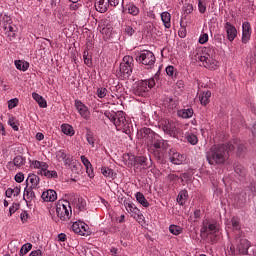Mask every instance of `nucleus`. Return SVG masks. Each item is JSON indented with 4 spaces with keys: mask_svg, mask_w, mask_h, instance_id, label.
<instances>
[{
    "mask_svg": "<svg viewBox=\"0 0 256 256\" xmlns=\"http://www.w3.org/2000/svg\"><path fill=\"white\" fill-rule=\"evenodd\" d=\"M140 135L142 139H145L148 149L153 151L155 157L161 159V157L165 156L167 149H169V142L167 140L147 127L140 129Z\"/></svg>",
    "mask_w": 256,
    "mask_h": 256,
    "instance_id": "obj_1",
    "label": "nucleus"
},
{
    "mask_svg": "<svg viewBox=\"0 0 256 256\" xmlns=\"http://www.w3.org/2000/svg\"><path fill=\"white\" fill-rule=\"evenodd\" d=\"M235 151L233 143L214 145L207 152L206 159L209 165H225L229 161V152Z\"/></svg>",
    "mask_w": 256,
    "mask_h": 256,
    "instance_id": "obj_2",
    "label": "nucleus"
},
{
    "mask_svg": "<svg viewBox=\"0 0 256 256\" xmlns=\"http://www.w3.org/2000/svg\"><path fill=\"white\" fill-rule=\"evenodd\" d=\"M251 243L241 234H236L235 240L227 247L230 255H249Z\"/></svg>",
    "mask_w": 256,
    "mask_h": 256,
    "instance_id": "obj_3",
    "label": "nucleus"
},
{
    "mask_svg": "<svg viewBox=\"0 0 256 256\" xmlns=\"http://www.w3.org/2000/svg\"><path fill=\"white\" fill-rule=\"evenodd\" d=\"M104 115L111 121V123H113V125H115L117 131H123L124 133L129 131L130 124L125 117V112L106 111Z\"/></svg>",
    "mask_w": 256,
    "mask_h": 256,
    "instance_id": "obj_4",
    "label": "nucleus"
},
{
    "mask_svg": "<svg viewBox=\"0 0 256 256\" xmlns=\"http://www.w3.org/2000/svg\"><path fill=\"white\" fill-rule=\"evenodd\" d=\"M219 231V223L213 222L209 219L203 220L200 229L202 237H209L210 235L211 243H217V240L219 239Z\"/></svg>",
    "mask_w": 256,
    "mask_h": 256,
    "instance_id": "obj_5",
    "label": "nucleus"
},
{
    "mask_svg": "<svg viewBox=\"0 0 256 256\" xmlns=\"http://www.w3.org/2000/svg\"><path fill=\"white\" fill-rule=\"evenodd\" d=\"M155 84V79L153 78L148 80H142L134 85L133 93L137 97H147V95L149 94V89H153V86Z\"/></svg>",
    "mask_w": 256,
    "mask_h": 256,
    "instance_id": "obj_6",
    "label": "nucleus"
},
{
    "mask_svg": "<svg viewBox=\"0 0 256 256\" xmlns=\"http://www.w3.org/2000/svg\"><path fill=\"white\" fill-rule=\"evenodd\" d=\"M136 61L140 65H144L145 69H152L155 67V54L149 50H143L136 55Z\"/></svg>",
    "mask_w": 256,
    "mask_h": 256,
    "instance_id": "obj_7",
    "label": "nucleus"
},
{
    "mask_svg": "<svg viewBox=\"0 0 256 256\" xmlns=\"http://www.w3.org/2000/svg\"><path fill=\"white\" fill-rule=\"evenodd\" d=\"M213 55H215V52L213 50H209V52L206 55L203 54H196L195 61H200L202 63L203 67L206 69H217L219 67V62L215 59H213Z\"/></svg>",
    "mask_w": 256,
    "mask_h": 256,
    "instance_id": "obj_8",
    "label": "nucleus"
},
{
    "mask_svg": "<svg viewBox=\"0 0 256 256\" xmlns=\"http://www.w3.org/2000/svg\"><path fill=\"white\" fill-rule=\"evenodd\" d=\"M161 127L165 135H169V137H173L177 139L179 137V128H177V124L171 120H163L161 122Z\"/></svg>",
    "mask_w": 256,
    "mask_h": 256,
    "instance_id": "obj_9",
    "label": "nucleus"
},
{
    "mask_svg": "<svg viewBox=\"0 0 256 256\" xmlns=\"http://www.w3.org/2000/svg\"><path fill=\"white\" fill-rule=\"evenodd\" d=\"M120 73L123 79H129L133 73V57L124 56L123 62L120 64Z\"/></svg>",
    "mask_w": 256,
    "mask_h": 256,
    "instance_id": "obj_10",
    "label": "nucleus"
},
{
    "mask_svg": "<svg viewBox=\"0 0 256 256\" xmlns=\"http://www.w3.org/2000/svg\"><path fill=\"white\" fill-rule=\"evenodd\" d=\"M56 213L61 221H69L73 211L71 210L69 202H66V204H59L56 207Z\"/></svg>",
    "mask_w": 256,
    "mask_h": 256,
    "instance_id": "obj_11",
    "label": "nucleus"
},
{
    "mask_svg": "<svg viewBox=\"0 0 256 256\" xmlns=\"http://www.w3.org/2000/svg\"><path fill=\"white\" fill-rule=\"evenodd\" d=\"M226 231L229 233V229L234 231L236 235H241V220L237 217H233L231 220L225 222Z\"/></svg>",
    "mask_w": 256,
    "mask_h": 256,
    "instance_id": "obj_12",
    "label": "nucleus"
},
{
    "mask_svg": "<svg viewBox=\"0 0 256 256\" xmlns=\"http://www.w3.org/2000/svg\"><path fill=\"white\" fill-rule=\"evenodd\" d=\"M88 229H89V226L81 221L74 222L72 224V231L77 235H83L84 237L85 235H89Z\"/></svg>",
    "mask_w": 256,
    "mask_h": 256,
    "instance_id": "obj_13",
    "label": "nucleus"
},
{
    "mask_svg": "<svg viewBox=\"0 0 256 256\" xmlns=\"http://www.w3.org/2000/svg\"><path fill=\"white\" fill-rule=\"evenodd\" d=\"M251 33V24L249 22H244L242 24V43H249L251 39Z\"/></svg>",
    "mask_w": 256,
    "mask_h": 256,
    "instance_id": "obj_14",
    "label": "nucleus"
},
{
    "mask_svg": "<svg viewBox=\"0 0 256 256\" xmlns=\"http://www.w3.org/2000/svg\"><path fill=\"white\" fill-rule=\"evenodd\" d=\"M56 158L58 161H63L64 165L71 167V163H73V158L65 153V150H59L56 153Z\"/></svg>",
    "mask_w": 256,
    "mask_h": 256,
    "instance_id": "obj_15",
    "label": "nucleus"
},
{
    "mask_svg": "<svg viewBox=\"0 0 256 256\" xmlns=\"http://www.w3.org/2000/svg\"><path fill=\"white\" fill-rule=\"evenodd\" d=\"M224 28L227 33V39L231 42L235 41V37H237V28L230 22H226Z\"/></svg>",
    "mask_w": 256,
    "mask_h": 256,
    "instance_id": "obj_16",
    "label": "nucleus"
},
{
    "mask_svg": "<svg viewBox=\"0 0 256 256\" xmlns=\"http://www.w3.org/2000/svg\"><path fill=\"white\" fill-rule=\"evenodd\" d=\"M75 108L83 119H89V108H87L80 100H75Z\"/></svg>",
    "mask_w": 256,
    "mask_h": 256,
    "instance_id": "obj_17",
    "label": "nucleus"
},
{
    "mask_svg": "<svg viewBox=\"0 0 256 256\" xmlns=\"http://www.w3.org/2000/svg\"><path fill=\"white\" fill-rule=\"evenodd\" d=\"M41 197L47 203L57 201V192L55 190H47L42 193Z\"/></svg>",
    "mask_w": 256,
    "mask_h": 256,
    "instance_id": "obj_18",
    "label": "nucleus"
},
{
    "mask_svg": "<svg viewBox=\"0 0 256 256\" xmlns=\"http://www.w3.org/2000/svg\"><path fill=\"white\" fill-rule=\"evenodd\" d=\"M95 8L98 13H107L109 9L108 0H96Z\"/></svg>",
    "mask_w": 256,
    "mask_h": 256,
    "instance_id": "obj_19",
    "label": "nucleus"
},
{
    "mask_svg": "<svg viewBox=\"0 0 256 256\" xmlns=\"http://www.w3.org/2000/svg\"><path fill=\"white\" fill-rule=\"evenodd\" d=\"M194 113L193 108H184L177 111V115L181 117V119H191Z\"/></svg>",
    "mask_w": 256,
    "mask_h": 256,
    "instance_id": "obj_20",
    "label": "nucleus"
},
{
    "mask_svg": "<svg viewBox=\"0 0 256 256\" xmlns=\"http://www.w3.org/2000/svg\"><path fill=\"white\" fill-rule=\"evenodd\" d=\"M23 199L24 201H26V203H31V201H35V192L33 191V188L26 187L24 189Z\"/></svg>",
    "mask_w": 256,
    "mask_h": 256,
    "instance_id": "obj_21",
    "label": "nucleus"
},
{
    "mask_svg": "<svg viewBox=\"0 0 256 256\" xmlns=\"http://www.w3.org/2000/svg\"><path fill=\"white\" fill-rule=\"evenodd\" d=\"M38 175H42L43 177H46L47 179H57V171H49L48 168L42 169L38 171Z\"/></svg>",
    "mask_w": 256,
    "mask_h": 256,
    "instance_id": "obj_22",
    "label": "nucleus"
},
{
    "mask_svg": "<svg viewBox=\"0 0 256 256\" xmlns=\"http://www.w3.org/2000/svg\"><path fill=\"white\" fill-rule=\"evenodd\" d=\"M160 17L165 29H171V14L169 12H162Z\"/></svg>",
    "mask_w": 256,
    "mask_h": 256,
    "instance_id": "obj_23",
    "label": "nucleus"
},
{
    "mask_svg": "<svg viewBox=\"0 0 256 256\" xmlns=\"http://www.w3.org/2000/svg\"><path fill=\"white\" fill-rule=\"evenodd\" d=\"M209 99H211V91H206L199 94V101L204 107L209 105Z\"/></svg>",
    "mask_w": 256,
    "mask_h": 256,
    "instance_id": "obj_24",
    "label": "nucleus"
},
{
    "mask_svg": "<svg viewBox=\"0 0 256 256\" xmlns=\"http://www.w3.org/2000/svg\"><path fill=\"white\" fill-rule=\"evenodd\" d=\"M39 176L31 174L28 176L26 183H31L30 189H37L39 187Z\"/></svg>",
    "mask_w": 256,
    "mask_h": 256,
    "instance_id": "obj_25",
    "label": "nucleus"
},
{
    "mask_svg": "<svg viewBox=\"0 0 256 256\" xmlns=\"http://www.w3.org/2000/svg\"><path fill=\"white\" fill-rule=\"evenodd\" d=\"M32 98L36 103H38L39 107L45 109L47 107V101L43 99V96L39 95L37 92L32 93Z\"/></svg>",
    "mask_w": 256,
    "mask_h": 256,
    "instance_id": "obj_26",
    "label": "nucleus"
},
{
    "mask_svg": "<svg viewBox=\"0 0 256 256\" xmlns=\"http://www.w3.org/2000/svg\"><path fill=\"white\" fill-rule=\"evenodd\" d=\"M229 143H232L234 149L237 148V153L239 155H243V153H245V151H247V147H245V145L243 143H241L239 140H233Z\"/></svg>",
    "mask_w": 256,
    "mask_h": 256,
    "instance_id": "obj_27",
    "label": "nucleus"
},
{
    "mask_svg": "<svg viewBox=\"0 0 256 256\" xmlns=\"http://www.w3.org/2000/svg\"><path fill=\"white\" fill-rule=\"evenodd\" d=\"M61 131L64 135H68V137H73V135H75V129L69 124H62Z\"/></svg>",
    "mask_w": 256,
    "mask_h": 256,
    "instance_id": "obj_28",
    "label": "nucleus"
},
{
    "mask_svg": "<svg viewBox=\"0 0 256 256\" xmlns=\"http://www.w3.org/2000/svg\"><path fill=\"white\" fill-rule=\"evenodd\" d=\"M14 65L19 71H27L29 69V62L25 60H15Z\"/></svg>",
    "mask_w": 256,
    "mask_h": 256,
    "instance_id": "obj_29",
    "label": "nucleus"
},
{
    "mask_svg": "<svg viewBox=\"0 0 256 256\" xmlns=\"http://www.w3.org/2000/svg\"><path fill=\"white\" fill-rule=\"evenodd\" d=\"M32 167L34 169H39V171H43V169H49V164L46 162H41L39 160H33L31 161Z\"/></svg>",
    "mask_w": 256,
    "mask_h": 256,
    "instance_id": "obj_30",
    "label": "nucleus"
},
{
    "mask_svg": "<svg viewBox=\"0 0 256 256\" xmlns=\"http://www.w3.org/2000/svg\"><path fill=\"white\" fill-rule=\"evenodd\" d=\"M188 197L189 192H187V190L180 191L177 197V203H179V205H185V202L187 201Z\"/></svg>",
    "mask_w": 256,
    "mask_h": 256,
    "instance_id": "obj_31",
    "label": "nucleus"
},
{
    "mask_svg": "<svg viewBox=\"0 0 256 256\" xmlns=\"http://www.w3.org/2000/svg\"><path fill=\"white\" fill-rule=\"evenodd\" d=\"M135 197L142 207H149V201H147V198H145V195H143V193L137 192Z\"/></svg>",
    "mask_w": 256,
    "mask_h": 256,
    "instance_id": "obj_32",
    "label": "nucleus"
},
{
    "mask_svg": "<svg viewBox=\"0 0 256 256\" xmlns=\"http://www.w3.org/2000/svg\"><path fill=\"white\" fill-rule=\"evenodd\" d=\"M124 206H125L126 211H128V213H134V215H139L140 210H139V208H137V206H135V204L125 202Z\"/></svg>",
    "mask_w": 256,
    "mask_h": 256,
    "instance_id": "obj_33",
    "label": "nucleus"
},
{
    "mask_svg": "<svg viewBox=\"0 0 256 256\" xmlns=\"http://www.w3.org/2000/svg\"><path fill=\"white\" fill-rule=\"evenodd\" d=\"M170 161L174 165H181V163H183V155L179 154V152H175L170 157Z\"/></svg>",
    "mask_w": 256,
    "mask_h": 256,
    "instance_id": "obj_34",
    "label": "nucleus"
},
{
    "mask_svg": "<svg viewBox=\"0 0 256 256\" xmlns=\"http://www.w3.org/2000/svg\"><path fill=\"white\" fill-rule=\"evenodd\" d=\"M164 105L169 107V109H175V107H177V100L173 97H166L164 99Z\"/></svg>",
    "mask_w": 256,
    "mask_h": 256,
    "instance_id": "obj_35",
    "label": "nucleus"
},
{
    "mask_svg": "<svg viewBox=\"0 0 256 256\" xmlns=\"http://www.w3.org/2000/svg\"><path fill=\"white\" fill-rule=\"evenodd\" d=\"M8 125L12 127L13 131H19V120L14 116H9Z\"/></svg>",
    "mask_w": 256,
    "mask_h": 256,
    "instance_id": "obj_36",
    "label": "nucleus"
},
{
    "mask_svg": "<svg viewBox=\"0 0 256 256\" xmlns=\"http://www.w3.org/2000/svg\"><path fill=\"white\" fill-rule=\"evenodd\" d=\"M101 173L104 175V177H108V179H115V173L113 172V169L102 167Z\"/></svg>",
    "mask_w": 256,
    "mask_h": 256,
    "instance_id": "obj_37",
    "label": "nucleus"
},
{
    "mask_svg": "<svg viewBox=\"0 0 256 256\" xmlns=\"http://www.w3.org/2000/svg\"><path fill=\"white\" fill-rule=\"evenodd\" d=\"M169 231L172 235H181L183 233V228L181 226H177L175 224H172L169 226Z\"/></svg>",
    "mask_w": 256,
    "mask_h": 256,
    "instance_id": "obj_38",
    "label": "nucleus"
},
{
    "mask_svg": "<svg viewBox=\"0 0 256 256\" xmlns=\"http://www.w3.org/2000/svg\"><path fill=\"white\" fill-rule=\"evenodd\" d=\"M13 162H14V165L19 168V167H23V165H25L26 159H25V157L18 155L16 157H14Z\"/></svg>",
    "mask_w": 256,
    "mask_h": 256,
    "instance_id": "obj_39",
    "label": "nucleus"
},
{
    "mask_svg": "<svg viewBox=\"0 0 256 256\" xmlns=\"http://www.w3.org/2000/svg\"><path fill=\"white\" fill-rule=\"evenodd\" d=\"M186 139L190 145H197V143H199V138H197V135L193 133H187Z\"/></svg>",
    "mask_w": 256,
    "mask_h": 256,
    "instance_id": "obj_40",
    "label": "nucleus"
},
{
    "mask_svg": "<svg viewBox=\"0 0 256 256\" xmlns=\"http://www.w3.org/2000/svg\"><path fill=\"white\" fill-rule=\"evenodd\" d=\"M234 171L237 173V175H239V177H245V175H247V170H245V167H243L241 164H237L234 167Z\"/></svg>",
    "mask_w": 256,
    "mask_h": 256,
    "instance_id": "obj_41",
    "label": "nucleus"
},
{
    "mask_svg": "<svg viewBox=\"0 0 256 256\" xmlns=\"http://www.w3.org/2000/svg\"><path fill=\"white\" fill-rule=\"evenodd\" d=\"M31 249H33V244H31V243H26V244H24V245L21 247V249H20V251H19V255H20V256L27 255V253L30 252Z\"/></svg>",
    "mask_w": 256,
    "mask_h": 256,
    "instance_id": "obj_42",
    "label": "nucleus"
},
{
    "mask_svg": "<svg viewBox=\"0 0 256 256\" xmlns=\"http://www.w3.org/2000/svg\"><path fill=\"white\" fill-rule=\"evenodd\" d=\"M83 59H84L85 65H87V67H92L93 66V61H92L91 56H89V51H87V50L84 51Z\"/></svg>",
    "mask_w": 256,
    "mask_h": 256,
    "instance_id": "obj_43",
    "label": "nucleus"
},
{
    "mask_svg": "<svg viewBox=\"0 0 256 256\" xmlns=\"http://www.w3.org/2000/svg\"><path fill=\"white\" fill-rule=\"evenodd\" d=\"M198 11L201 15L207 12V2L205 0H198Z\"/></svg>",
    "mask_w": 256,
    "mask_h": 256,
    "instance_id": "obj_44",
    "label": "nucleus"
},
{
    "mask_svg": "<svg viewBox=\"0 0 256 256\" xmlns=\"http://www.w3.org/2000/svg\"><path fill=\"white\" fill-rule=\"evenodd\" d=\"M86 141L89 145H91V147H95V136L93 135V132L87 131Z\"/></svg>",
    "mask_w": 256,
    "mask_h": 256,
    "instance_id": "obj_45",
    "label": "nucleus"
},
{
    "mask_svg": "<svg viewBox=\"0 0 256 256\" xmlns=\"http://www.w3.org/2000/svg\"><path fill=\"white\" fill-rule=\"evenodd\" d=\"M107 93L108 91L105 87H101L96 90V95L99 97V99H105V97H107Z\"/></svg>",
    "mask_w": 256,
    "mask_h": 256,
    "instance_id": "obj_46",
    "label": "nucleus"
},
{
    "mask_svg": "<svg viewBox=\"0 0 256 256\" xmlns=\"http://www.w3.org/2000/svg\"><path fill=\"white\" fill-rule=\"evenodd\" d=\"M135 163H137V165H141V167H147V157L138 156L135 158Z\"/></svg>",
    "mask_w": 256,
    "mask_h": 256,
    "instance_id": "obj_47",
    "label": "nucleus"
},
{
    "mask_svg": "<svg viewBox=\"0 0 256 256\" xmlns=\"http://www.w3.org/2000/svg\"><path fill=\"white\" fill-rule=\"evenodd\" d=\"M128 13H130V15H133L135 17L139 13V9L137 6H135V4H130L128 6Z\"/></svg>",
    "mask_w": 256,
    "mask_h": 256,
    "instance_id": "obj_48",
    "label": "nucleus"
},
{
    "mask_svg": "<svg viewBox=\"0 0 256 256\" xmlns=\"http://www.w3.org/2000/svg\"><path fill=\"white\" fill-rule=\"evenodd\" d=\"M124 33H126V35H128L129 37H133V35L135 34V29L133 28V26L125 25Z\"/></svg>",
    "mask_w": 256,
    "mask_h": 256,
    "instance_id": "obj_49",
    "label": "nucleus"
},
{
    "mask_svg": "<svg viewBox=\"0 0 256 256\" xmlns=\"http://www.w3.org/2000/svg\"><path fill=\"white\" fill-rule=\"evenodd\" d=\"M77 207L79 211H84L85 207H87V202L83 198H78Z\"/></svg>",
    "mask_w": 256,
    "mask_h": 256,
    "instance_id": "obj_50",
    "label": "nucleus"
},
{
    "mask_svg": "<svg viewBox=\"0 0 256 256\" xmlns=\"http://www.w3.org/2000/svg\"><path fill=\"white\" fill-rule=\"evenodd\" d=\"M19 105V99L13 98L8 101V109H15Z\"/></svg>",
    "mask_w": 256,
    "mask_h": 256,
    "instance_id": "obj_51",
    "label": "nucleus"
},
{
    "mask_svg": "<svg viewBox=\"0 0 256 256\" xmlns=\"http://www.w3.org/2000/svg\"><path fill=\"white\" fill-rule=\"evenodd\" d=\"M19 210V204L18 203H13L12 206L9 208V214L8 217H12L16 211Z\"/></svg>",
    "mask_w": 256,
    "mask_h": 256,
    "instance_id": "obj_52",
    "label": "nucleus"
},
{
    "mask_svg": "<svg viewBox=\"0 0 256 256\" xmlns=\"http://www.w3.org/2000/svg\"><path fill=\"white\" fill-rule=\"evenodd\" d=\"M209 41V35L207 33H203L199 37V43L200 45H205Z\"/></svg>",
    "mask_w": 256,
    "mask_h": 256,
    "instance_id": "obj_53",
    "label": "nucleus"
},
{
    "mask_svg": "<svg viewBox=\"0 0 256 256\" xmlns=\"http://www.w3.org/2000/svg\"><path fill=\"white\" fill-rule=\"evenodd\" d=\"M2 23L4 25H11V23H13V20H11V16L7 15V14H4L2 16Z\"/></svg>",
    "mask_w": 256,
    "mask_h": 256,
    "instance_id": "obj_54",
    "label": "nucleus"
},
{
    "mask_svg": "<svg viewBox=\"0 0 256 256\" xmlns=\"http://www.w3.org/2000/svg\"><path fill=\"white\" fill-rule=\"evenodd\" d=\"M80 159H81L83 165L86 167L87 173H89V167H91V162H90L89 159H87V157H85V156H81Z\"/></svg>",
    "mask_w": 256,
    "mask_h": 256,
    "instance_id": "obj_55",
    "label": "nucleus"
},
{
    "mask_svg": "<svg viewBox=\"0 0 256 256\" xmlns=\"http://www.w3.org/2000/svg\"><path fill=\"white\" fill-rule=\"evenodd\" d=\"M16 183H23L25 181V175L21 172L17 173L14 177Z\"/></svg>",
    "mask_w": 256,
    "mask_h": 256,
    "instance_id": "obj_56",
    "label": "nucleus"
},
{
    "mask_svg": "<svg viewBox=\"0 0 256 256\" xmlns=\"http://www.w3.org/2000/svg\"><path fill=\"white\" fill-rule=\"evenodd\" d=\"M248 189L252 193V195H256V181L250 182Z\"/></svg>",
    "mask_w": 256,
    "mask_h": 256,
    "instance_id": "obj_57",
    "label": "nucleus"
},
{
    "mask_svg": "<svg viewBox=\"0 0 256 256\" xmlns=\"http://www.w3.org/2000/svg\"><path fill=\"white\" fill-rule=\"evenodd\" d=\"M111 31L112 29L109 26H106L100 29V33H102V35H111Z\"/></svg>",
    "mask_w": 256,
    "mask_h": 256,
    "instance_id": "obj_58",
    "label": "nucleus"
},
{
    "mask_svg": "<svg viewBox=\"0 0 256 256\" xmlns=\"http://www.w3.org/2000/svg\"><path fill=\"white\" fill-rule=\"evenodd\" d=\"M20 219H21L22 223H27V219H29V214L27 213V211H23L20 214Z\"/></svg>",
    "mask_w": 256,
    "mask_h": 256,
    "instance_id": "obj_59",
    "label": "nucleus"
},
{
    "mask_svg": "<svg viewBox=\"0 0 256 256\" xmlns=\"http://www.w3.org/2000/svg\"><path fill=\"white\" fill-rule=\"evenodd\" d=\"M166 73L169 77H173V75L175 73V67H173V66L166 67Z\"/></svg>",
    "mask_w": 256,
    "mask_h": 256,
    "instance_id": "obj_60",
    "label": "nucleus"
},
{
    "mask_svg": "<svg viewBox=\"0 0 256 256\" xmlns=\"http://www.w3.org/2000/svg\"><path fill=\"white\" fill-rule=\"evenodd\" d=\"M15 167H17V166L15 165V162H13V161L8 162L6 165V168L9 171H15L16 170Z\"/></svg>",
    "mask_w": 256,
    "mask_h": 256,
    "instance_id": "obj_61",
    "label": "nucleus"
},
{
    "mask_svg": "<svg viewBox=\"0 0 256 256\" xmlns=\"http://www.w3.org/2000/svg\"><path fill=\"white\" fill-rule=\"evenodd\" d=\"M20 193H21V188L20 187L12 188V195H13V197H17Z\"/></svg>",
    "mask_w": 256,
    "mask_h": 256,
    "instance_id": "obj_62",
    "label": "nucleus"
},
{
    "mask_svg": "<svg viewBox=\"0 0 256 256\" xmlns=\"http://www.w3.org/2000/svg\"><path fill=\"white\" fill-rule=\"evenodd\" d=\"M29 256H43V252L40 249L34 250L29 254Z\"/></svg>",
    "mask_w": 256,
    "mask_h": 256,
    "instance_id": "obj_63",
    "label": "nucleus"
},
{
    "mask_svg": "<svg viewBox=\"0 0 256 256\" xmlns=\"http://www.w3.org/2000/svg\"><path fill=\"white\" fill-rule=\"evenodd\" d=\"M107 1L110 7H117V5H119V0H107Z\"/></svg>",
    "mask_w": 256,
    "mask_h": 256,
    "instance_id": "obj_64",
    "label": "nucleus"
}]
</instances>
